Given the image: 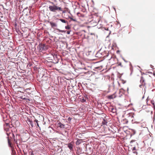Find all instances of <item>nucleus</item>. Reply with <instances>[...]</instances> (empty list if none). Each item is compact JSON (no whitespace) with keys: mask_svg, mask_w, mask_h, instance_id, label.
Returning <instances> with one entry per match:
<instances>
[{"mask_svg":"<svg viewBox=\"0 0 155 155\" xmlns=\"http://www.w3.org/2000/svg\"><path fill=\"white\" fill-rule=\"evenodd\" d=\"M51 5H49L48 7L51 12L56 13L58 12L62 11V8L61 7L58 6L57 5L54 4L53 2H51Z\"/></svg>","mask_w":155,"mask_h":155,"instance_id":"f257e3e1","label":"nucleus"},{"mask_svg":"<svg viewBox=\"0 0 155 155\" xmlns=\"http://www.w3.org/2000/svg\"><path fill=\"white\" fill-rule=\"evenodd\" d=\"M148 78H150V76L147 75H145L144 76L142 77L141 78L140 82L142 83V85L145 86L146 83L147 82ZM141 85H140V87H141Z\"/></svg>","mask_w":155,"mask_h":155,"instance_id":"f03ea898","label":"nucleus"},{"mask_svg":"<svg viewBox=\"0 0 155 155\" xmlns=\"http://www.w3.org/2000/svg\"><path fill=\"white\" fill-rule=\"evenodd\" d=\"M134 114L133 113H129L128 114L129 116L128 117V119L129 120H131L133 123H134Z\"/></svg>","mask_w":155,"mask_h":155,"instance_id":"7ed1b4c3","label":"nucleus"},{"mask_svg":"<svg viewBox=\"0 0 155 155\" xmlns=\"http://www.w3.org/2000/svg\"><path fill=\"white\" fill-rule=\"evenodd\" d=\"M68 18L71 20L75 22H77V20L75 16H68Z\"/></svg>","mask_w":155,"mask_h":155,"instance_id":"20e7f679","label":"nucleus"},{"mask_svg":"<svg viewBox=\"0 0 155 155\" xmlns=\"http://www.w3.org/2000/svg\"><path fill=\"white\" fill-rule=\"evenodd\" d=\"M58 126L61 128H64V125L61 122H59L58 124Z\"/></svg>","mask_w":155,"mask_h":155,"instance_id":"39448f33","label":"nucleus"},{"mask_svg":"<svg viewBox=\"0 0 155 155\" xmlns=\"http://www.w3.org/2000/svg\"><path fill=\"white\" fill-rule=\"evenodd\" d=\"M49 22L52 28L56 27L57 26V25L54 23L52 21H50Z\"/></svg>","mask_w":155,"mask_h":155,"instance_id":"423d86ee","label":"nucleus"},{"mask_svg":"<svg viewBox=\"0 0 155 155\" xmlns=\"http://www.w3.org/2000/svg\"><path fill=\"white\" fill-rule=\"evenodd\" d=\"M82 141H83L82 139H78L76 142V144L78 145H79L82 143Z\"/></svg>","mask_w":155,"mask_h":155,"instance_id":"0eeeda50","label":"nucleus"},{"mask_svg":"<svg viewBox=\"0 0 155 155\" xmlns=\"http://www.w3.org/2000/svg\"><path fill=\"white\" fill-rule=\"evenodd\" d=\"M73 145L71 143H69L68 145V147L71 150L72 149Z\"/></svg>","mask_w":155,"mask_h":155,"instance_id":"6e6552de","label":"nucleus"},{"mask_svg":"<svg viewBox=\"0 0 155 155\" xmlns=\"http://www.w3.org/2000/svg\"><path fill=\"white\" fill-rule=\"evenodd\" d=\"M115 97V96L114 94L110 95L108 96V98L109 99H113Z\"/></svg>","mask_w":155,"mask_h":155,"instance_id":"1a4fd4ad","label":"nucleus"},{"mask_svg":"<svg viewBox=\"0 0 155 155\" xmlns=\"http://www.w3.org/2000/svg\"><path fill=\"white\" fill-rule=\"evenodd\" d=\"M58 19L60 20L63 23H66L67 22L68 23V21L64 19Z\"/></svg>","mask_w":155,"mask_h":155,"instance_id":"9d476101","label":"nucleus"},{"mask_svg":"<svg viewBox=\"0 0 155 155\" xmlns=\"http://www.w3.org/2000/svg\"><path fill=\"white\" fill-rule=\"evenodd\" d=\"M8 143L9 146H10V147H12V144L11 140L10 139H9L8 138Z\"/></svg>","mask_w":155,"mask_h":155,"instance_id":"9b49d317","label":"nucleus"},{"mask_svg":"<svg viewBox=\"0 0 155 155\" xmlns=\"http://www.w3.org/2000/svg\"><path fill=\"white\" fill-rule=\"evenodd\" d=\"M12 155H15V151L12 148Z\"/></svg>","mask_w":155,"mask_h":155,"instance_id":"f8f14e48","label":"nucleus"},{"mask_svg":"<svg viewBox=\"0 0 155 155\" xmlns=\"http://www.w3.org/2000/svg\"><path fill=\"white\" fill-rule=\"evenodd\" d=\"M77 15L78 16L80 17V16H82V15L79 12H78L77 13Z\"/></svg>","mask_w":155,"mask_h":155,"instance_id":"ddd939ff","label":"nucleus"},{"mask_svg":"<svg viewBox=\"0 0 155 155\" xmlns=\"http://www.w3.org/2000/svg\"><path fill=\"white\" fill-rule=\"evenodd\" d=\"M65 28L66 29H70V27L69 25H68L65 26Z\"/></svg>","mask_w":155,"mask_h":155,"instance_id":"4468645a","label":"nucleus"},{"mask_svg":"<svg viewBox=\"0 0 155 155\" xmlns=\"http://www.w3.org/2000/svg\"><path fill=\"white\" fill-rule=\"evenodd\" d=\"M40 50H43L44 49V46L43 45H41V46H40Z\"/></svg>","mask_w":155,"mask_h":155,"instance_id":"2eb2a0df","label":"nucleus"},{"mask_svg":"<svg viewBox=\"0 0 155 155\" xmlns=\"http://www.w3.org/2000/svg\"><path fill=\"white\" fill-rule=\"evenodd\" d=\"M86 101V99H84V98H83L82 100H81V102H85Z\"/></svg>","mask_w":155,"mask_h":155,"instance_id":"dca6fc26","label":"nucleus"},{"mask_svg":"<svg viewBox=\"0 0 155 155\" xmlns=\"http://www.w3.org/2000/svg\"><path fill=\"white\" fill-rule=\"evenodd\" d=\"M71 118L70 117H69L68 119V121H70L71 120Z\"/></svg>","mask_w":155,"mask_h":155,"instance_id":"f3484780","label":"nucleus"},{"mask_svg":"<svg viewBox=\"0 0 155 155\" xmlns=\"http://www.w3.org/2000/svg\"><path fill=\"white\" fill-rule=\"evenodd\" d=\"M57 30L59 31L60 32H64L62 30H60L59 29H57Z\"/></svg>","mask_w":155,"mask_h":155,"instance_id":"a211bd4d","label":"nucleus"},{"mask_svg":"<svg viewBox=\"0 0 155 155\" xmlns=\"http://www.w3.org/2000/svg\"><path fill=\"white\" fill-rule=\"evenodd\" d=\"M23 99L25 100H28V101H29V99H28V98H26V97L24 98Z\"/></svg>","mask_w":155,"mask_h":155,"instance_id":"6ab92c4d","label":"nucleus"},{"mask_svg":"<svg viewBox=\"0 0 155 155\" xmlns=\"http://www.w3.org/2000/svg\"><path fill=\"white\" fill-rule=\"evenodd\" d=\"M136 150V147H134L132 149V150Z\"/></svg>","mask_w":155,"mask_h":155,"instance_id":"aec40b11","label":"nucleus"},{"mask_svg":"<svg viewBox=\"0 0 155 155\" xmlns=\"http://www.w3.org/2000/svg\"><path fill=\"white\" fill-rule=\"evenodd\" d=\"M5 125L6 126H8L9 125V124L8 123H6L5 124Z\"/></svg>","mask_w":155,"mask_h":155,"instance_id":"412c9836","label":"nucleus"},{"mask_svg":"<svg viewBox=\"0 0 155 155\" xmlns=\"http://www.w3.org/2000/svg\"><path fill=\"white\" fill-rule=\"evenodd\" d=\"M35 121L36 123H38V120L35 119Z\"/></svg>","mask_w":155,"mask_h":155,"instance_id":"4be33fe9","label":"nucleus"},{"mask_svg":"<svg viewBox=\"0 0 155 155\" xmlns=\"http://www.w3.org/2000/svg\"><path fill=\"white\" fill-rule=\"evenodd\" d=\"M31 155H34V154L33 153V152H32L31 153Z\"/></svg>","mask_w":155,"mask_h":155,"instance_id":"5701e85b","label":"nucleus"},{"mask_svg":"<svg viewBox=\"0 0 155 155\" xmlns=\"http://www.w3.org/2000/svg\"><path fill=\"white\" fill-rule=\"evenodd\" d=\"M62 13H64L66 12V11L65 10H62Z\"/></svg>","mask_w":155,"mask_h":155,"instance_id":"b1692460","label":"nucleus"},{"mask_svg":"<svg viewBox=\"0 0 155 155\" xmlns=\"http://www.w3.org/2000/svg\"><path fill=\"white\" fill-rule=\"evenodd\" d=\"M70 31H67V33L68 34H70Z\"/></svg>","mask_w":155,"mask_h":155,"instance_id":"393cba45","label":"nucleus"},{"mask_svg":"<svg viewBox=\"0 0 155 155\" xmlns=\"http://www.w3.org/2000/svg\"><path fill=\"white\" fill-rule=\"evenodd\" d=\"M123 90V89H120V90H119V92H120L122 90Z\"/></svg>","mask_w":155,"mask_h":155,"instance_id":"a878e982","label":"nucleus"},{"mask_svg":"<svg viewBox=\"0 0 155 155\" xmlns=\"http://www.w3.org/2000/svg\"><path fill=\"white\" fill-rule=\"evenodd\" d=\"M37 126L38 127L39 126V124H38V123H37Z\"/></svg>","mask_w":155,"mask_h":155,"instance_id":"bb28decb","label":"nucleus"},{"mask_svg":"<svg viewBox=\"0 0 155 155\" xmlns=\"http://www.w3.org/2000/svg\"><path fill=\"white\" fill-rule=\"evenodd\" d=\"M103 124H106V123H104V122H103Z\"/></svg>","mask_w":155,"mask_h":155,"instance_id":"cd10ccee","label":"nucleus"},{"mask_svg":"<svg viewBox=\"0 0 155 155\" xmlns=\"http://www.w3.org/2000/svg\"><path fill=\"white\" fill-rule=\"evenodd\" d=\"M14 141H15V142L16 141V140H15V139H14Z\"/></svg>","mask_w":155,"mask_h":155,"instance_id":"c85d7f7f","label":"nucleus"},{"mask_svg":"<svg viewBox=\"0 0 155 155\" xmlns=\"http://www.w3.org/2000/svg\"><path fill=\"white\" fill-rule=\"evenodd\" d=\"M127 122H128V121H126V123H127Z\"/></svg>","mask_w":155,"mask_h":155,"instance_id":"c756f323","label":"nucleus"},{"mask_svg":"<svg viewBox=\"0 0 155 155\" xmlns=\"http://www.w3.org/2000/svg\"><path fill=\"white\" fill-rule=\"evenodd\" d=\"M16 122H18V121H16Z\"/></svg>","mask_w":155,"mask_h":155,"instance_id":"7c9ffc66","label":"nucleus"},{"mask_svg":"<svg viewBox=\"0 0 155 155\" xmlns=\"http://www.w3.org/2000/svg\"><path fill=\"white\" fill-rule=\"evenodd\" d=\"M107 123V122H104V123Z\"/></svg>","mask_w":155,"mask_h":155,"instance_id":"2f4dec72","label":"nucleus"}]
</instances>
